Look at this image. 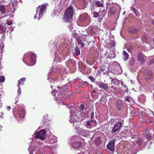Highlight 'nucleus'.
Listing matches in <instances>:
<instances>
[{
    "label": "nucleus",
    "instance_id": "nucleus-4",
    "mask_svg": "<svg viewBox=\"0 0 154 154\" xmlns=\"http://www.w3.org/2000/svg\"><path fill=\"white\" fill-rule=\"evenodd\" d=\"M122 125V124L121 122L119 121L117 122L114 127H112L111 132L113 133H115L117 131L119 130L121 127Z\"/></svg>",
    "mask_w": 154,
    "mask_h": 154
},
{
    "label": "nucleus",
    "instance_id": "nucleus-11",
    "mask_svg": "<svg viewBox=\"0 0 154 154\" xmlns=\"http://www.w3.org/2000/svg\"><path fill=\"white\" fill-rule=\"evenodd\" d=\"M103 12L102 11H99V14L100 15H99V13L96 11H94L93 12V16L94 18H97L98 17H104V14H102L101 15H100V13H103Z\"/></svg>",
    "mask_w": 154,
    "mask_h": 154
},
{
    "label": "nucleus",
    "instance_id": "nucleus-9",
    "mask_svg": "<svg viewBox=\"0 0 154 154\" xmlns=\"http://www.w3.org/2000/svg\"><path fill=\"white\" fill-rule=\"evenodd\" d=\"M18 112L20 118H24L25 115V112L23 108H19L18 110Z\"/></svg>",
    "mask_w": 154,
    "mask_h": 154
},
{
    "label": "nucleus",
    "instance_id": "nucleus-56",
    "mask_svg": "<svg viewBox=\"0 0 154 154\" xmlns=\"http://www.w3.org/2000/svg\"><path fill=\"white\" fill-rule=\"evenodd\" d=\"M2 115H1V117H2V118H3V117H2Z\"/></svg>",
    "mask_w": 154,
    "mask_h": 154
},
{
    "label": "nucleus",
    "instance_id": "nucleus-26",
    "mask_svg": "<svg viewBox=\"0 0 154 154\" xmlns=\"http://www.w3.org/2000/svg\"><path fill=\"white\" fill-rule=\"evenodd\" d=\"M135 60L134 58L133 57L131 58L130 59L129 61V64L131 66H133L134 64Z\"/></svg>",
    "mask_w": 154,
    "mask_h": 154
},
{
    "label": "nucleus",
    "instance_id": "nucleus-28",
    "mask_svg": "<svg viewBox=\"0 0 154 154\" xmlns=\"http://www.w3.org/2000/svg\"><path fill=\"white\" fill-rule=\"evenodd\" d=\"M75 39L79 44H80L82 42V41L81 40L80 38L79 37L76 36L75 37Z\"/></svg>",
    "mask_w": 154,
    "mask_h": 154
},
{
    "label": "nucleus",
    "instance_id": "nucleus-7",
    "mask_svg": "<svg viewBox=\"0 0 154 154\" xmlns=\"http://www.w3.org/2000/svg\"><path fill=\"white\" fill-rule=\"evenodd\" d=\"M117 109L119 110H121L123 106V103L122 100H118L116 103Z\"/></svg>",
    "mask_w": 154,
    "mask_h": 154
},
{
    "label": "nucleus",
    "instance_id": "nucleus-63",
    "mask_svg": "<svg viewBox=\"0 0 154 154\" xmlns=\"http://www.w3.org/2000/svg\"><path fill=\"white\" fill-rule=\"evenodd\" d=\"M52 154H55L54 153H52Z\"/></svg>",
    "mask_w": 154,
    "mask_h": 154
},
{
    "label": "nucleus",
    "instance_id": "nucleus-1",
    "mask_svg": "<svg viewBox=\"0 0 154 154\" xmlns=\"http://www.w3.org/2000/svg\"><path fill=\"white\" fill-rule=\"evenodd\" d=\"M73 6L70 5L65 10L63 13V20L65 22H70L74 14Z\"/></svg>",
    "mask_w": 154,
    "mask_h": 154
},
{
    "label": "nucleus",
    "instance_id": "nucleus-12",
    "mask_svg": "<svg viewBox=\"0 0 154 154\" xmlns=\"http://www.w3.org/2000/svg\"><path fill=\"white\" fill-rule=\"evenodd\" d=\"M104 0H101V2L96 1L95 2V4L97 7H104Z\"/></svg>",
    "mask_w": 154,
    "mask_h": 154
},
{
    "label": "nucleus",
    "instance_id": "nucleus-42",
    "mask_svg": "<svg viewBox=\"0 0 154 154\" xmlns=\"http://www.w3.org/2000/svg\"><path fill=\"white\" fill-rule=\"evenodd\" d=\"M57 88H58L59 89V90L60 91H64V88H63V87L60 88V87L58 86L57 87Z\"/></svg>",
    "mask_w": 154,
    "mask_h": 154
},
{
    "label": "nucleus",
    "instance_id": "nucleus-17",
    "mask_svg": "<svg viewBox=\"0 0 154 154\" xmlns=\"http://www.w3.org/2000/svg\"><path fill=\"white\" fill-rule=\"evenodd\" d=\"M36 60V55L34 54H32L31 55L30 61L33 64H34Z\"/></svg>",
    "mask_w": 154,
    "mask_h": 154
},
{
    "label": "nucleus",
    "instance_id": "nucleus-16",
    "mask_svg": "<svg viewBox=\"0 0 154 154\" xmlns=\"http://www.w3.org/2000/svg\"><path fill=\"white\" fill-rule=\"evenodd\" d=\"M149 130V129H146L144 132V137L148 139H149L151 138Z\"/></svg>",
    "mask_w": 154,
    "mask_h": 154
},
{
    "label": "nucleus",
    "instance_id": "nucleus-29",
    "mask_svg": "<svg viewBox=\"0 0 154 154\" xmlns=\"http://www.w3.org/2000/svg\"><path fill=\"white\" fill-rule=\"evenodd\" d=\"M75 144L77 145V146H76V148H78L82 146V143L81 142H76Z\"/></svg>",
    "mask_w": 154,
    "mask_h": 154
},
{
    "label": "nucleus",
    "instance_id": "nucleus-37",
    "mask_svg": "<svg viewBox=\"0 0 154 154\" xmlns=\"http://www.w3.org/2000/svg\"><path fill=\"white\" fill-rule=\"evenodd\" d=\"M79 109L81 110L82 111L84 109L85 106L83 104H81L79 108Z\"/></svg>",
    "mask_w": 154,
    "mask_h": 154
},
{
    "label": "nucleus",
    "instance_id": "nucleus-14",
    "mask_svg": "<svg viewBox=\"0 0 154 154\" xmlns=\"http://www.w3.org/2000/svg\"><path fill=\"white\" fill-rule=\"evenodd\" d=\"M26 79L25 78H23L20 79L18 81V83L17 85V87H20V85H23L26 81Z\"/></svg>",
    "mask_w": 154,
    "mask_h": 154
},
{
    "label": "nucleus",
    "instance_id": "nucleus-24",
    "mask_svg": "<svg viewBox=\"0 0 154 154\" xmlns=\"http://www.w3.org/2000/svg\"><path fill=\"white\" fill-rule=\"evenodd\" d=\"M0 11L2 14H4L5 13V9L4 5H2L0 6Z\"/></svg>",
    "mask_w": 154,
    "mask_h": 154
},
{
    "label": "nucleus",
    "instance_id": "nucleus-40",
    "mask_svg": "<svg viewBox=\"0 0 154 154\" xmlns=\"http://www.w3.org/2000/svg\"><path fill=\"white\" fill-rule=\"evenodd\" d=\"M86 125H87L89 126H91L93 125V124H92L91 123V122H90V121H88L87 122Z\"/></svg>",
    "mask_w": 154,
    "mask_h": 154
},
{
    "label": "nucleus",
    "instance_id": "nucleus-15",
    "mask_svg": "<svg viewBox=\"0 0 154 154\" xmlns=\"http://www.w3.org/2000/svg\"><path fill=\"white\" fill-rule=\"evenodd\" d=\"M88 17V14H82L80 16L79 19L81 21H85L87 19Z\"/></svg>",
    "mask_w": 154,
    "mask_h": 154
},
{
    "label": "nucleus",
    "instance_id": "nucleus-43",
    "mask_svg": "<svg viewBox=\"0 0 154 154\" xmlns=\"http://www.w3.org/2000/svg\"><path fill=\"white\" fill-rule=\"evenodd\" d=\"M12 22L11 21H8L7 22V24L8 25H10L12 23Z\"/></svg>",
    "mask_w": 154,
    "mask_h": 154
},
{
    "label": "nucleus",
    "instance_id": "nucleus-8",
    "mask_svg": "<svg viewBox=\"0 0 154 154\" xmlns=\"http://www.w3.org/2000/svg\"><path fill=\"white\" fill-rule=\"evenodd\" d=\"M46 5H45L43 4L38 6V8H40L39 11V16L40 17H42L43 13L45 11L46 8Z\"/></svg>",
    "mask_w": 154,
    "mask_h": 154
},
{
    "label": "nucleus",
    "instance_id": "nucleus-27",
    "mask_svg": "<svg viewBox=\"0 0 154 154\" xmlns=\"http://www.w3.org/2000/svg\"><path fill=\"white\" fill-rule=\"evenodd\" d=\"M112 3L113 2L112 1H109V0H106V2L105 3L106 9H107L110 4Z\"/></svg>",
    "mask_w": 154,
    "mask_h": 154
},
{
    "label": "nucleus",
    "instance_id": "nucleus-57",
    "mask_svg": "<svg viewBox=\"0 0 154 154\" xmlns=\"http://www.w3.org/2000/svg\"><path fill=\"white\" fill-rule=\"evenodd\" d=\"M114 79H112V80H111V81H114Z\"/></svg>",
    "mask_w": 154,
    "mask_h": 154
},
{
    "label": "nucleus",
    "instance_id": "nucleus-19",
    "mask_svg": "<svg viewBox=\"0 0 154 154\" xmlns=\"http://www.w3.org/2000/svg\"><path fill=\"white\" fill-rule=\"evenodd\" d=\"M138 29L137 27H135L129 30V32L133 34H135L138 32Z\"/></svg>",
    "mask_w": 154,
    "mask_h": 154
},
{
    "label": "nucleus",
    "instance_id": "nucleus-18",
    "mask_svg": "<svg viewBox=\"0 0 154 154\" xmlns=\"http://www.w3.org/2000/svg\"><path fill=\"white\" fill-rule=\"evenodd\" d=\"M94 143L95 145L97 146H99L101 143V140L100 137H99L96 138L94 141Z\"/></svg>",
    "mask_w": 154,
    "mask_h": 154
},
{
    "label": "nucleus",
    "instance_id": "nucleus-6",
    "mask_svg": "<svg viewBox=\"0 0 154 154\" xmlns=\"http://www.w3.org/2000/svg\"><path fill=\"white\" fill-rule=\"evenodd\" d=\"M145 56L141 52H139L137 54L138 60L141 63H145Z\"/></svg>",
    "mask_w": 154,
    "mask_h": 154
},
{
    "label": "nucleus",
    "instance_id": "nucleus-13",
    "mask_svg": "<svg viewBox=\"0 0 154 154\" xmlns=\"http://www.w3.org/2000/svg\"><path fill=\"white\" fill-rule=\"evenodd\" d=\"M122 57L123 60L125 61H127L129 58V55L125 51L122 52Z\"/></svg>",
    "mask_w": 154,
    "mask_h": 154
},
{
    "label": "nucleus",
    "instance_id": "nucleus-54",
    "mask_svg": "<svg viewBox=\"0 0 154 154\" xmlns=\"http://www.w3.org/2000/svg\"><path fill=\"white\" fill-rule=\"evenodd\" d=\"M77 35V33H75V34H74V35L75 36H76V35Z\"/></svg>",
    "mask_w": 154,
    "mask_h": 154
},
{
    "label": "nucleus",
    "instance_id": "nucleus-50",
    "mask_svg": "<svg viewBox=\"0 0 154 154\" xmlns=\"http://www.w3.org/2000/svg\"><path fill=\"white\" fill-rule=\"evenodd\" d=\"M7 109L8 110H9L11 109V107L10 106H8L7 107Z\"/></svg>",
    "mask_w": 154,
    "mask_h": 154
},
{
    "label": "nucleus",
    "instance_id": "nucleus-41",
    "mask_svg": "<svg viewBox=\"0 0 154 154\" xmlns=\"http://www.w3.org/2000/svg\"><path fill=\"white\" fill-rule=\"evenodd\" d=\"M154 63V59H151V60H150V61L149 63V65H151L152 64Z\"/></svg>",
    "mask_w": 154,
    "mask_h": 154
},
{
    "label": "nucleus",
    "instance_id": "nucleus-46",
    "mask_svg": "<svg viewBox=\"0 0 154 154\" xmlns=\"http://www.w3.org/2000/svg\"><path fill=\"white\" fill-rule=\"evenodd\" d=\"M152 147V146L151 145H149L148 146V149H150Z\"/></svg>",
    "mask_w": 154,
    "mask_h": 154
},
{
    "label": "nucleus",
    "instance_id": "nucleus-23",
    "mask_svg": "<svg viewBox=\"0 0 154 154\" xmlns=\"http://www.w3.org/2000/svg\"><path fill=\"white\" fill-rule=\"evenodd\" d=\"M131 10L133 11L135 15L138 17H139L140 16V14L139 13L138 11L135 8H132L131 9Z\"/></svg>",
    "mask_w": 154,
    "mask_h": 154
},
{
    "label": "nucleus",
    "instance_id": "nucleus-30",
    "mask_svg": "<svg viewBox=\"0 0 154 154\" xmlns=\"http://www.w3.org/2000/svg\"><path fill=\"white\" fill-rule=\"evenodd\" d=\"M137 143L139 146L141 145L142 143V141L141 139L140 138L139 139L137 140Z\"/></svg>",
    "mask_w": 154,
    "mask_h": 154
},
{
    "label": "nucleus",
    "instance_id": "nucleus-52",
    "mask_svg": "<svg viewBox=\"0 0 154 154\" xmlns=\"http://www.w3.org/2000/svg\"><path fill=\"white\" fill-rule=\"evenodd\" d=\"M115 43V42H113V43H112V44L111 45H112V46H115V43Z\"/></svg>",
    "mask_w": 154,
    "mask_h": 154
},
{
    "label": "nucleus",
    "instance_id": "nucleus-25",
    "mask_svg": "<svg viewBox=\"0 0 154 154\" xmlns=\"http://www.w3.org/2000/svg\"><path fill=\"white\" fill-rule=\"evenodd\" d=\"M74 50L75 51V53L77 56H79L80 54V51L79 48L77 47H75Z\"/></svg>",
    "mask_w": 154,
    "mask_h": 154
},
{
    "label": "nucleus",
    "instance_id": "nucleus-20",
    "mask_svg": "<svg viewBox=\"0 0 154 154\" xmlns=\"http://www.w3.org/2000/svg\"><path fill=\"white\" fill-rule=\"evenodd\" d=\"M57 139L55 136H53L50 139V142L51 143H53L57 142Z\"/></svg>",
    "mask_w": 154,
    "mask_h": 154
},
{
    "label": "nucleus",
    "instance_id": "nucleus-58",
    "mask_svg": "<svg viewBox=\"0 0 154 154\" xmlns=\"http://www.w3.org/2000/svg\"><path fill=\"white\" fill-rule=\"evenodd\" d=\"M34 18L35 19L36 18V16H35V17H34Z\"/></svg>",
    "mask_w": 154,
    "mask_h": 154
},
{
    "label": "nucleus",
    "instance_id": "nucleus-60",
    "mask_svg": "<svg viewBox=\"0 0 154 154\" xmlns=\"http://www.w3.org/2000/svg\"><path fill=\"white\" fill-rule=\"evenodd\" d=\"M109 1H112V0H109Z\"/></svg>",
    "mask_w": 154,
    "mask_h": 154
},
{
    "label": "nucleus",
    "instance_id": "nucleus-21",
    "mask_svg": "<svg viewBox=\"0 0 154 154\" xmlns=\"http://www.w3.org/2000/svg\"><path fill=\"white\" fill-rule=\"evenodd\" d=\"M117 9L116 7L114 6H112L110 8V13L111 14L113 15L116 12Z\"/></svg>",
    "mask_w": 154,
    "mask_h": 154
},
{
    "label": "nucleus",
    "instance_id": "nucleus-59",
    "mask_svg": "<svg viewBox=\"0 0 154 154\" xmlns=\"http://www.w3.org/2000/svg\"><path fill=\"white\" fill-rule=\"evenodd\" d=\"M52 93H53V91H52Z\"/></svg>",
    "mask_w": 154,
    "mask_h": 154
},
{
    "label": "nucleus",
    "instance_id": "nucleus-61",
    "mask_svg": "<svg viewBox=\"0 0 154 154\" xmlns=\"http://www.w3.org/2000/svg\"><path fill=\"white\" fill-rule=\"evenodd\" d=\"M94 122H96V121H95Z\"/></svg>",
    "mask_w": 154,
    "mask_h": 154
},
{
    "label": "nucleus",
    "instance_id": "nucleus-53",
    "mask_svg": "<svg viewBox=\"0 0 154 154\" xmlns=\"http://www.w3.org/2000/svg\"><path fill=\"white\" fill-rule=\"evenodd\" d=\"M152 142L151 141L150 142V144L149 145H152Z\"/></svg>",
    "mask_w": 154,
    "mask_h": 154
},
{
    "label": "nucleus",
    "instance_id": "nucleus-51",
    "mask_svg": "<svg viewBox=\"0 0 154 154\" xmlns=\"http://www.w3.org/2000/svg\"><path fill=\"white\" fill-rule=\"evenodd\" d=\"M90 122H91V123H94V120H91V121H90Z\"/></svg>",
    "mask_w": 154,
    "mask_h": 154
},
{
    "label": "nucleus",
    "instance_id": "nucleus-48",
    "mask_svg": "<svg viewBox=\"0 0 154 154\" xmlns=\"http://www.w3.org/2000/svg\"><path fill=\"white\" fill-rule=\"evenodd\" d=\"M136 136H137V135H134H134H132L131 136V137L132 138V139H134V138H136Z\"/></svg>",
    "mask_w": 154,
    "mask_h": 154
},
{
    "label": "nucleus",
    "instance_id": "nucleus-35",
    "mask_svg": "<svg viewBox=\"0 0 154 154\" xmlns=\"http://www.w3.org/2000/svg\"><path fill=\"white\" fill-rule=\"evenodd\" d=\"M70 121L71 123H75L76 120H75V119L73 117H71Z\"/></svg>",
    "mask_w": 154,
    "mask_h": 154
},
{
    "label": "nucleus",
    "instance_id": "nucleus-32",
    "mask_svg": "<svg viewBox=\"0 0 154 154\" xmlns=\"http://www.w3.org/2000/svg\"><path fill=\"white\" fill-rule=\"evenodd\" d=\"M5 80V78L4 76H0V82L2 83H3Z\"/></svg>",
    "mask_w": 154,
    "mask_h": 154
},
{
    "label": "nucleus",
    "instance_id": "nucleus-39",
    "mask_svg": "<svg viewBox=\"0 0 154 154\" xmlns=\"http://www.w3.org/2000/svg\"><path fill=\"white\" fill-rule=\"evenodd\" d=\"M18 88L17 93H18V94L19 95H20L21 93V88L20 86H19V87H18Z\"/></svg>",
    "mask_w": 154,
    "mask_h": 154
},
{
    "label": "nucleus",
    "instance_id": "nucleus-44",
    "mask_svg": "<svg viewBox=\"0 0 154 154\" xmlns=\"http://www.w3.org/2000/svg\"><path fill=\"white\" fill-rule=\"evenodd\" d=\"M111 88H112L113 90H116V87L113 85H112L111 86Z\"/></svg>",
    "mask_w": 154,
    "mask_h": 154
},
{
    "label": "nucleus",
    "instance_id": "nucleus-45",
    "mask_svg": "<svg viewBox=\"0 0 154 154\" xmlns=\"http://www.w3.org/2000/svg\"><path fill=\"white\" fill-rule=\"evenodd\" d=\"M94 117V112H92L91 115V118H93Z\"/></svg>",
    "mask_w": 154,
    "mask_h": 154
},
{
    "label": "nucleus",
    "instance_id": "nucleus-33",
    "mask_svg": "<svg viewBox=\"0 0 154 154\" xmlns=\"http://www.w3.org/2000/svg\"><path fill=\"white\" fill-rule=\"evenodd\" d=\"M137 111L136 110H133L131 111V114L132 116H134L135 115H136L137 114Z\"/></svg>",
    "mask_w": 154,
    "mask_h": 154
},
{
    "label": "nucleus",
    "instance_id": "nucleus-22",
    "mask_svg": "<svg viewBox=\"0 0 154 154\" xmlns=\"http://www.w3.org/2000/svg\"><path fill=\"white\" fill-rule=\"evenodd\" d=\"M148 37L147 35L145 33H143L142 37V41L143 42H146L148 39Z\"/></svg>",
    "mask_w": 154,
    "mask_h": 154
},
{
    "label": "nucleus",
    "instance_id": "nucleus-38",
    "mask_svg": "<svg viewBox=\"0 0 154 154\" xmlns=\"http://www.w3.org/2000/svg\"><path fill=\"white\" fill-rule=\"evenodd\" d=\"M125 100L126 101H127L128 102H129L130 101V98L129 96H125Z\"/></svg>",
    "mask_w": 154,
    "mask_h": 154
},
{
    "label": "nucleus",
    "instance_id": "nucleus-55",
    "mask_svg": "<svg viewBox=\"0 0 154 154\" xmlns=\"http://www.w3.org/2000/svg\"><path fill=\"white\" fill-rule=\"evenodd\" d=\"M152 23H153V25H154V21H152Z\"/></svg>",
    "mask_w": 154,
    "mask_h": 154
},
{
    "label": "nucleus",
    "instance_id": "nucleus-49",
    "mask_svg": "<svg viewBox=\"0 0 154 154\" xmlns=\"http://www.w3.org/2000/svg\"><path fill=\"white\" fill-rule=\"evenodd\" d=\"M81 46L82 47H84V43L82 42L81 44Z\"/></svg>",
    "mask_w": 154,
    "mask_h": 154
},
{
    "label": "nucleus",
    "instance_id": "nucleus-36",
    "mask_svg": "<svg viewBox=\"0 0 154 154\" xmlns=\"http://www.w3.org/2000/svg\"><path fill=\"white\" fill-rule=\"evenodd\" d=\"M96 91L95 90H93L92 91L91 93V96L92 97H94L96 94Z\"/></svg>",
    "mask_w": 154,
    "mask_h": 154
},
{
    "label": "nucleus",
    "instance_id": "nucleus-34",
    "mask_svg": "<svg viewBox=\"0 0 154 154\" xmlns=\"http://www.w3.org/2000/svg\"><path fill=\"white\" fill-rule=\"evenodd\" d=\"M89 79L91 80V82H95V79L91 76H89Z\"/></svg>",
    "mask_w": 154,
    "mask_h": 154
},
{
    "label": "nucleus",
    "instance_id": "nucleus-62",
    "mask_svg": "<svg viewBox=\"0 0 154 154\" xmlns=\"http://www.w3.org/2000/svg\"><path fill=\"white\" fill-rule=\"evenodd\" d=\"M46 142H47V143H48V141H46Z\"/></svg>",
    "mask_w": 154,
    "mask_h": 154
},
{
    "label": "nucleus",
    "instance_id": "nucleus-47",
    "mask_svg": "<svg viewBox=\"0 0 154 154\" xmlns=\"http://www.w3.org/2000/svg\"><path fill=\"white\" fill-rule=\"evenodd\" d=\"M129 48L131 50H133L134 49V47L132 46H130Z\"/></svg>",
    "mask_w": 154,
    "mask_h": 154
},
{
    "label": "nucleus",
    "instance_id": "nucleus-5",
    "mask_svg": "<svg viewBox=\"0 0 154 154\" xmlns=\"http://www.w3.org/2000/svg\"><path fill=\"white\" fill-rule=\"evenodd\" d=\"M116 139L110 141L107 145V148L111 151L113 152L115 150V143Z\"/></svg>",
    "mask_w": 154,
    "mask_h": 154
},
{
    "label": "nucleus",
    "instance_id": "nucleus-2",
    "mask_svg": "<svg viewBox=\"0 0 154 154\" xmlns=\"http://www.w3.org/2000/svg\"><path fill=\"white\" fill-rule=\"evenodd\" d=\"M46 131L44 129H42L36 132L35 134V137L36 138H38L42 140H44L46 138Z\"/></svg>",
    "mask_w": 154,
    "mask_h": 154
},
{
    "label": "nucleus",
    "instance_id": "nucleus-31",
    "mask_svg": "<svg viewBox=\"0 0 154 154\" xmlns=\"http://www.w3.org/2000/svg\"><path fill=\"white\" fill-rule=\"evenodd\" d=\"M4 32V29L3 26L0 25V33L2 34Z\"/></svg>",
    "mask_w": 154,
    "mask_h": 154
},
{
    "label": "nucleus",
    "instance_id": "nucleus-3",
    "mask_svg": "<svg viewBox=\"0 0 154 154\" xmlns=\"http://www.w3.org/2000/svg\"><path fill=\"white\" fill-rule=\"evenodd\" d=\"M143 75L145 80H149L152 78L153 74L150 70H146L143 72Z\"/></svg>",
    "mask_w": 154,
    "mask_h": 154
},
{
    "label": "nucleus",
    "instance_id": "nucleus-10",
    "mask_svg": "<svg viewBox=\"0 0 154 154\" xmlns=\"http://www.w3.org/2000/svg\"><path fill=\"white\" fill-rule=\"evenodd\" d=\"M98 86L100 88L104 89L106 90L108 89V84H105L102 82H100V83L98 84Z\"/></svg>",
    "mask_w": 154,
    "mask_h": 154
}]
</instances>
